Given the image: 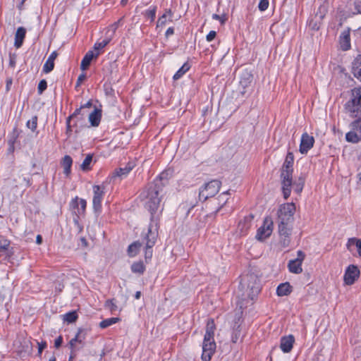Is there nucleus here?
I'll return each mask as SVG.
<instances>
[{
	"label": "nucleus",
	"instance_id": "nucleus-1",
	"mask_svg": "<svg viewBox=\"0 0 361 361\" xmlns=\"http://www.w3.org/2000/svg\"><path fill=\"white\" fill-rule=\"evenodd\" d=\"M166 172H162L158 178L148 183L143 195L146 199L145 207L151 213V223L154 225V221L158 224V218L155 216L157 212L161 198L164 195V188L166 183Z\"/></svg>",
	"mask_w": 361,
	"mask_h": 361
},
{
	"label": "nucleus",
	"instance_id": "nucleus-2",
	"mask_svg": "<svg viewBox=\"0 0 361 361\" xmlns=\"http://www.w3.org/2000/svg\"><path fill=\"white\" fill-rule=\"evenodd\" d=\"M294 155L288 152L281 169L280 178L283 197L288 199L291 192L292 176L293 172Z\"/></svg>",
	"mask_w": 361,
	"mask_h": 361
},
{
	"label": "nucleus",
	"instance_id": "nucleus-3",
	"mask_svg": "<svg viewBox=\"0 0 361 361\" xmlns=\"http://www.w3.org/2000/svg\"><path fill=\"white\" fill-rule=\"evenodd\" d=\"M262 288L260 280L257 275L250 273L244 276L240 283L239 289L243 291V299L249 298L254 300L260 293Z\"/></svg>",
	"mask_w": 361,
	"mask_h": 361
},
{
	"label": "nucleus",
	"instance_id": "nucleus-4",
	"mask_svg": "<svg viewBox=\"0 0 361 361\" xmlns=\"http://www.w3.org/2000/svg\"><path fill=\"white\" fill-rule=\"evenodd\" d=\"M345 109L352 117L361 116V88L352 90L351 97L345 104Z\"/></svg>",
	"mask_w": 361,
	"mask_h": 361
},
{
	"label": "nucleus",
	"instance_id": "nucleus-5",
	"mask_svg": "<svg viewBox=\"0 0 361 361\" xmlns=\"http://www.w3.org/2000/svg\"><path fill=\"white\" fill-rule=\"evenodd\" d=\"M158 236V224L154 221V225L150 224L148 228V232L146 235V248L145 252V258L147 261L152 257V247L155 245Z\"/></svg>",
	"mask_w": 361,
	"mask_h": 361
},
{
	"label": "nucleus",
	"instance_id": "nucleus-6",
	"mask_svg": "<svg viewBox=\"0 0 361 361\" xmlns=\"http://www.w3.org/2000/svg\"><path fill=\"white\" fill-rule=\"evenodd\" d=\"M295 212V205L293 203L281 204L278 210V224H292L293 215Z\"/></svg>",
	"mask_w": 361,
	"mask_h": 361
},
{
	"label": "nucleus",
	"instance_id": "nucleus-7",
	"mask_svg": "<svg viewBox=\"0 0 361 361\" xmlns=\"http://www.w3.org/2000/svg\"><path fill=\"white\" fill-rule=\"evenodd\" d=\"M221 183L219 180H212L200 188L199 192V199L201 201H205L209 197H214L221 188Z\"/></svg>",
	"mask_w": 361,
	"mask_h": 361
},
{
	"label": "nucleus",
	"instance_id": "nucleus-8",
	"mask_svg": "<svg viewBox=\"0 0 361 361\" xmlns=\"http://www.w3.org/2000/svg\"><path fill=\"white\" fill-rule=\"evenodd\" d=\"M216 347L214 339H207L206 338H204L202 343V354L201 357L202 360L203 361H210L212 355L215 353Z\"/></svg>",
	"mask_w": 361,
	"mask_h": 361
},
{
	"label": "nucleus",
	"instance_id": "nucleus-9",
	"mask_svg": "<svg viewBox=\"0 0 361 361\" xmlns=\"http://www.w3.org/2000/svg\"><path fill=\"white\" fill-rule=\"evenodd\" d=\"M360 274V269L354 264L349 265L344 274V282L346 285H353L359 278Z\"/></svg>",
	"mask_w": 361,
	"mask_h": 361
},
{
	"label": "nucleus",
	"instance_id": "nucleus-10",
	"mask_svg": "<svg viewBox=\"0 0 361 361\" xmlns=\"http://www.w3.org/2000/svg\"><path fill=\"white\" fill-rule=\"evenodd\" d=\"M86 206V200L78 197L72 199L70 202V207L73 209V213L77 216V218L85 214Z\"/></svg>",
	"mask_w": 361,
	"mask_h": 361
},
{
	"label": "nucleus",
	"instance_id": "nucleus-11",
	"mask_svg": "<svg viewBox=\"0 0 361 361\" xmlns=\"http://www.w3.org/2000/svg\"><path fill=\"white\" fill-rule=\"evenodd\" d=\"M243 319L240 315H237L235 317L234 323L233 325V331L231 335V341L233 343H237L243 336Z\"/></svg>",
	"mask_w": 361,
	"mask_h": 361
},
{
	"label": "nucleus",
	"instance_id": "nucleus-12",
	"mask_svg": "<svg viewBox=\"0 0 361 361\" xmlns=\"http://www.w3.org/2000/svg\"><path fill=\"white\" fill-rule=\"evenodd\" d=\"M272 226L273 222L271 220L266 218L263 225L258 228L256 238L258 240H262L270 236L272 232Z\"/></svg>",
	"mask_w": 361,
	"mask_h": 361
},
{
	"label": "nucleus",
	"instance_id": "nucleus-13",
	"mask_svg": "<svg viewBox=\"0 0 361 361\" xmlns=\"http://www.w3.org/2000/svg\"><path fill=\"white\" fill-rule=\"evenodd\" d=\"M93 192V209L94 211L97 212L99 211L102 208V200L104 195V188L100 185H94Z\"/></svg>",
	"mask_w": 361,
	"mask_h": 361
},
{
	"label": "nucleus",
	"instance_id": "nucleus-14",
	"mask_svg": "<svg viewBox=\"0 0 361 361\" xmlns=\"http://www.w3.org/2000/svg\"><path fill=\"white\" fill-rule=\"evenodd\" d=\"M314 143V138L305 133L302 135L301 141L300 145V152L305 154L313 147Z\"/></svg>",
	"mask_w": 361,
	"mask_h": 361
},
{
	"label": "nucleus",
	"instance_id": "nucleus-15",
	"mask_svg": "<svg viewBox=\"0 0 361 361\" xmlns=\"http://www.w3.org/2000/svg\"><path fill=\"white\" fill-rule=\"evenodd\" d=\"M325 16L324 7L320 6L319 12H317L314 17L310 19L308 22L309 27L313 30H318L320 27L322 21Z\"/></svg>",
	"mask_w": 361,
	"mask_h": 361
},
{
	"label": "nucleus",
	"instance_id": "nucleus-16",
	"mask_svg": "<svg viewBox=\"0 0 361 361\" xmlns=\"http://www.w3.org/2000/svg\"><path fill=\"white\" fill-rule=\"evenodd\" d=\"M134 167L135 164L133 163L128 162L124 167L116 169L112 173L111 179L116 180L117 178L122 180L126 178Z\"/></svg>",
	"mask_w": 361,
	"mask_h": 361
},
{
	"label": "nucleus",
	"instance_id": "nucleus-17",
	"mask_svg": "<svg viewBox=\"0 0 361 361\" xmlns=\"http://www.w3.org/2000/svg\"><path fill=\"white\" fill-rule=\"evenodd\" d=\"M295 343V337L290 334L288 336H282L281 338L280 348L281 350L288 353H290Z\"/></svg>",
	"mask_w": 361,
	"mask_h": 361
},
{
	"label": "nucleus",
	"instance_id": "nucleus-18",
	"mask_svg": "<svg viewBox=\"0 0 361 361\" xmlns=\"http://www.w3.org/2000/svg\"><path fill=\"white\" fill-rule=\"evenodd\" d=\"M6 251V256L11 257L14 254L13 248L11 247V241L0 235V252Z\"/></svg>",
	"mask_w": 361,
	"mask_h": 361
},
{
	"label": "nucleus",
	"instance_id": "nucleus-19",
	"mask_svg": "<svg viewBox=\"0 0 361 361\" xmlns=\"http://www.w3.org/2000/svg\"><path fill=\"white\" fill-rule=\"evenodd\" d=\"M9 185H11L14 188L18 187V185H23L26 188L30 187L32 185V180L30 178H27L25 177H23L21 176H18V178H14L13 180L8 179L7 180Z\"/></svg>",
	"mask_w": 361,
	"mask_h": 361
},
{
	"label": "nucleus",
	"instance_id": "nucleus-20",
	"mask_svg": "<svg viewBox=\"0 0 361 361\" xmlns=\"http://www.w3.org/2000/svg\"><path fill=\"white\" fill-rule=\"evenodd\" d=\"M26 35V29L23 27H19L15 34L14 46L16 49H19L23 44L24 39Z\"/></svg>",
	"mask_w": 361,
	"mask_h": 361
},
{
	"label": "nucleus",
	"instance_id": "nucleus-21",
	"mask_svg": "<svg viewBox=\"0 0 361 361\" xmlns=\"http://www.w3.org/2000/svg\"><path fill=\"white\" fill-rule=\"evenodd\" d=\"M99 52H97L94 54L92 51H91V50L88 51L85 54V56L83 57V59L81 61V63H80L81 70H82V71L87 70L89 68L93 58H97L99 56Z\"/></svg>",
	"mask_w": 361,
	"mask_h": 361
},
{
	"label": "nucleus",
	"instance_id": "nucleus-22",
	"mask_svg": "<svg viewBox=\"0 0 361 361\" xmlns=\"http://www.w3.org/2000/svg\"><path fill=\"white\" fill-rule=\"evenodd\" d=\"M340 44L341 49L346 51L350 48V30H343L340 36Z\"/></svg>",
	"mask_w": 361,
	"mask_h": 361
},
{
	"label": "nucleus",
	"instance_id": "nucleus-23",
	"mask_svg": "<svg viewBox=\"0 0 361 361\" xmlns=\"http://www.w3.org/2000/svg\"><path fill=\"white\" fill-rule=\"evenodd\" d=\"M101 118L102 109L95 107L94 111L89 115V121L91 126L93 127H97L100 123Z\"/></svg>",
	"mask_w": 361,
	"mask_h": 361
},
{
	"label": "nucleus",
	"instance_id": "nucleus-24",
	"mask_svg": "<svg viewBox=\"0 0 361 361\" xmlns=\"http://www.w3.org/2000/svg\"><path fill=\"white\" fill-rule=\"evenodd\" d=\"M58 53L54 51L48 57L47 61L43 66V71L45 73H50L54 68V60L56 59Z\"/></svg>",
	"mask_w": 361,
	"mask_h": 361
},
{
	"label": "nucleus",
	"instance_id": "nucleus-25",
	"mask_svg": "<svg viewBox=\"0 0 361 361\" xmlns=\"http://www.w3.org/2000/svg\"><path fill=\"white\" fill-rule=\"evenodd\" d=\"M61 166L63 168L64 174L68 177L71 173L73 159L69 155H65L61 161Z\"/></svg>",
	"mask_w": 361,
	"mask_h": 361
},
{
	"label": "nucleus",
	"instance_id": "nucleus-26",
	"mask_svg": "<svg viewBox=\"0 0 361 361\" xmlns=\"http://www.w3.org/2000/svg\"><path fill=\"white\" fill-rule=\"evenodd\" d=\"M216 329V325L213 319H209L207 322L206 331L204 338L207 339H214V331Z\"/></svg>",
	"mask_w": 361,
	"mask_h": 361
},
{
	"label": "nucleus",
	"instance_id": "nucleus-27",
	"mask_svg": "<svg viewBox=\"0 0 361 361\" xmlns=\"http://www.w3.org/2000/svg\"><path fill=\"white\" fill-rule=\"evenodd\" d=\"M353 73L361 81V55L358 56L353 62Z\"/></svg>",
	"mask_w": 361,
	"mask_h": 361
},
{
	"label": "nucleus",
	"instance_id": "nucleus-28",
	"mask_svg": "<svg viewBox=\"0 0 361 361\" xmlns=\"http://www.w3.org/2000/svg\"><path fill=\"white\" fill-rule=\"evenodd\" d=\"M292 292V286L288 282L281 283L276 289V294L279 296H285Z\"/></svg>",
	"mask_w": 361,
	"mask_h": 361
},
{
	"label": "nucleus",
	"instance_id": "nucleus-29",
	"mask_svg": "<svg viewBox=\"0 0 361 361\" xmlns=\"http://www.w3.org/2000/svg\"><path fill=\"white\" fill-rule=\"evenodd\" d=\"M288 268L290 272L293 274H300L302 271V263L300 262L292 259L288 264Z\"/></svg>",
	"mask_w": 361,
	"mask_h": 361
},
{
	"label": "nucleus",
	"instance_id": "nucleus-30",
	"mask_svg": "<svg viewBox=\"0 0 361 361\" xmlns=\"http://www.w3.org/2000/svg\"><path fill=\"white\" fill-rule=\"evenodd\" d=\"M278 230L279 235H291L293 226L292 224H285L282 222V224H278Z\"/></svg>",
	"mask_w": 361,
	"mask_h": 361
},
{
	"label": "nucleus",
	"instance_id": "nucleus-31",
	"mask_svg": "<svg viewBox=\"0 0 361 361\" xmlns=\"http://www.w3.org/2000/svg\"><path fill=\"white\" fill-rule=\"evenodd\" d=\"M142 246V243L139 241H135L130 244L128 247V255L129 257H135L139 252L140 247Z\"/></svg>",
	"mask_w": 361,
	"mask_h": 361
},
{
	"label": "nucleus",
	"instance_id": "nucleus-32",
	"mask_svg": "<svg viewBox=\"0 0 361 361\" xmlns=\"http://www.w3.org/2000/svg\"><path fill=\"white\" fill-rule=\"evenodd\" d=\"M305 178L301 176L298 178V180L294 183L292 182L291 186L293 187V190L296 193L300 194L302 192L305 185Z\"/></svg>",
	"mask_w": 361,
	"mask_h": 361
},
{
	"label": "nucleus",
	"instance_id": "nucleus-33",
	"mask_svg": "<svg viewBox=\"0 0 361 361\" xmlns=\"http://www.w3.org/2000/svg\"><path fill=\"white\" fill-rule=\"evenodd\" d=\"M131 271L135 274H142L145 271V266L142 261L134 262L131 265Z\"/></svg>",
	"mask_w": 361,
	"mask_h": 361
},
{
	"label": "nucleus",
	"instance_id": "nucleus-34",
	"mask_svg": "<svg viewBox=\"0 0 361 361\" xmlns=\"http://www.w3.org/2000/svg\"><path fill=\"white\" fill-rule=\"evenodd\" d=\"M190 68V65L186 62L185 63L178 71L174 74L173 78L174 80L180 79L186 72Z\"/></svg>",
	"mask_w": 361,
	"mask_h": 361
},
{
	"label": "nucleus",
	"instance_id": "nucleus-35",
	"mask_svg": "<svg viewBox=\"0 0 361 361\" xmlns=\"http://www.w3.org/2000/svg\"><path fill=\"white\" fill-rule=\"evenodd\" d=\"M119 320H120V319L118 318V317L109 318V319H104V320L102 321L99 323V326L102 329H105V328H107V327L111 326L112 324H116Z\"/></svg>",
	"mask_w": 361,
	"mask_h": 361
},
{
	"label": "nucleus",
	"instance_id": "nucleus-36",
	"mask_svg": "<svg viewBox=\"0 0 361 361\" xmlns=\"http://www.w3.org/2000/svg\"><path fill=\"white\" fill-rule=\"evenodd\" d=\"M168 15L170 16H172V12L171 9L166 10L165 13L161 17L159 18L157 23V27H163L166 25Z\"/></svg>",
	"mask_w": 361,
	"mask_h": 361
},
{
	"label": "nucleus",
	"instance_id": "nucleus-37",
	"mask_svg": "<svg viewBox=\"0 0 361 361\" xmlns=\"http://www.w3.org/2000/svg\"><path fill=\"white\" fill-rule=\"evenodd\" d=\"M92 161V155L87 154L85 159L83 160L82 164L80 165V169L84 171H89L90 169V164Z\"/></svg>",
	"mask_w": 361,
	"mask_h": 361
},
{
	"label": "nucleus",
	"instance_id": "nucleus-38",
	"mask_svg": "<svg viewBox=\"0 0 361 361\" xmlns=\"http://www.w3.org/2000/svg\"><path fill=\"white\" fill-rule=\"evenodd\" d=\"M85 339V333L83 329H79L78 333L73 338L71 339V341L74 343H82L83 341Z\"/></svg>",
	"mask_w": 361,
	"mask_h": 361
},
{
	"label": "nucleus",
	"instance_id": "nucleus-39",
	"mask_svg": "<svg viewBox=\"0 0 361 361\" xmlns=\"http://www.w3.org/2000/svg\"><path fill=\"white\" fill-rule=\"evenodd\" d=\"M345 139L348 142L353 143H357L360 140V138L357 133L353 131L347 133L345 135Z\"/></svg>",
	"mask_w": 361,
	"mask_h": 361
},
{
	"label": "nucleus",
	"instance_id": "nucleus-40",
	"mask_svg": "<svg viewBox=\"0 0 361 361\" xmlns=\"http://www.w3.org/2000/svg\"><path fill=\"white\" fill-rule=\"evenodd\" d=\"M291 235H279V243L283 247H288L291 242Z\"/></svg>",
	"mask_w": 361,
	"mask_h": 361
},
{
	"label": "nucleus",
	"instance_id": "nucleus-41",
	"mask_svg": "<svg viewBox=\"0 0 361 361\" xmlns=\"http://www.w3.org/2000/svg\"><path fill=\"white\" fill-rule=\"evenodd\" d=\"M78 319V314L75 311H72L66 313L64 315V320L68 323H73Z\"/></svg>",
	"mask_w": 361,
	"mask_h": 361
},
{
	"label": "nucleus",
	"instance_id": "nucleus-42",
	"mask_svg": "<svg viewBox=\"0 0 361 361\" xmlns=\"http://www.w3.org/2000/svg\"><path fill=\"white\" fill-rule=\"evenodd\" d=\"M37 116H34L32 118L27 121L26 126L34 132L37 127Z\"/></svg>",
	"mask_w": 361,
	"mask_h": 361
},
{
	"label": "nucleus",
	"instance_id": "nucleus-43",
	"mask_svg": "<svg viewBox=\"0 0 361 361\" xmlns=\"http://www.w3.org/2000/svg\"><path fill=\"white\" fill-rule=\"evenodd\" d=\"M105 307L109 309L111 312H114L118 310V307L115 303L114 299L107 300L104 305Z\"/></svg>",
	"mask_w": 361,
	"mask_h": 361
},
{
	"label": "nucleus",
	"instance_id": "nucleus-44",
	"mask_svg": "<svg viewBox=\"0 0 361 361\" xmlns=\"http://www.w3.org/2000/svg\"><path fill=\"white\" fill-rule=\"evenodd\" d=\"M157 6H152L149 9L147 10L144 15L145 17L149 18L151 21H154L156 16Z\"/></svg>",
	"mask_w": 361,
	"mask_h": 361
},
{
	"label": "nucleus",
	"instance_id": "nucleus-45",
	"mask_svg": "<svg viewBox=\"0 0 361 361\" xmlns=\"http://www.w3.org/2000/svg\"><path fill=\"white\" fill-rule=\"evenodd\" d=\"M228 194H229V191H226V192L221 193L220 195H219L218 200L219 201V203L221 204V206L217 209V212L226 203V202L228 200V198L226 197V196Z\"/></svg>",
	"mask_w": 361,
	"mask_h": 361
},
{
	"label": "nucleus",
	"instance_id": "nucleus-46",
	"mask_svg": "<svg viewBox=\"0 0 361 361\" xmlns=\"http://www.w3.org/2000/svg\"><path fill=\"white\" fill-rule=\"evenodd\" d=\"M110 42V39H104L102 42H96L94 45V49L96 51H99L100 49H102L104 48Z\"/></svg>",
	"mask_w": 361,
	"mask_h": 361
},
{
	"label": "nucleus",
	"instance_id": "nucleus-47",
	"mask_svg": "<svg viewBox=\"0 0 361 361\" xmlns=\"http://www.w3.org/2000/svg\"><path fill=\"white\" fill-rule=\"evenodd\" d=\"M47 87V82L45 80H42L39 81L37 87L38 94H41Z\"/></svg>",
	"mask_w": 361,
	"mask_h": 361
},
{
	"label": "nucleus",
	"instance_id": "nucleus-48",
	"mask_svg": "<svg viewBox=\"0 0 361 361\" xmlns=\"http://www.w3.org/2000/svg\"><path fill=\"white\" fill-rule=\"evenodd\" d=\"M17 54L16 53H9V67L15 68L16 64Z\"/></svg>",
	"mask_w": 361,
	"mask_h": 361
},
{
	"label": "nucleus",
	"instance_id": "nucleus-49",
	"mask_svg": "<svg viewBox=\"0 0 361 361\" xmlns=\"http://www.w3.org/2000/svg\"><path fill=\"white\" fill-rule=\"evenodd\" d=\"M358 118L351 123L352 128L353 130H357L361 133V118L360 117H357Z\"/></svg>",
	"mask_w": 361,
	"mask_h": 361
},
{
	"label": "nucleus",
	"instance_id": "nucleus-50",
	"mask_svg": "<svg viewBox=\"0 0 361 361\" xmlns=\"http://www.w3.org/2000/svg\"><path fill=\"white\" fill-rule=\"evenodd\" d=\"M269 5V2L268 0H260L259 5H258V8H259V11H264L268 8Z\"/></svg>",
	"mask_w": 361,
	"mask_h": 361
},
{
	"label": "nucleus",
	"instance_id": "nucleus-51",
	"mask_svg": "<svg viewBox=\"0 0 361 361\" xmlns=\"http://www.w3.org/2000/svg\"><path fill=\"white\" fill-rule=\"evenodd\" d=\"M349 243H355V245L357 247V252L360 255H361V239H357L356 238H349Z\"/></svg>",
	"mask_w": 361,
	"mask_h": 361
},
{
	"label": "nucleus",
	"instance_id": "nucleus-52",
	"mask_svg": "<svg viewBox=\"0 0 361 361\" xmlns=\"http://www.w3.org/2000/svg\"><path fill=\"white\" fill-rule=\"evenodd\" d=\"M71 118H66V134L67 135V136L69 137H71V133H72V131H73V129H72V126L71 125Z\"/></svg>",
	"mask_w": 361,
	"mask_h": 361
},
{
	"label": "nucleus",
	"instance_id": "nucleus-53",
	"mask_svg": "<svg viewBox=\"0 0 361 361\" xmlns=\"http://www.w3.org/2000/svg\"><path fill=\"white\" fill-rule=\"evenodd\" d=\"M212 18L214 20H218L221 22V24H224L226 20H227L226 15L219 16L218 14H213Z\"/></svg>",
	"mask_w": 361,
	"mask_h": 361
},
{
	"label": "nucleus",
	"instance_id": "nucleus-54",
	"mask_svg": "<svg viewBox=\"0 0 361 361\" xmlns=\"http://www.w3.org/2000/svg\"><path fill=\"white\" fill-rule=\"evenodd\" d=\"M305 253L301 250H298L297 252V258L295 259L300 262V263H302L303 260L305 259Z\"/></svg>",
	"mask_w": 361,
	"mask_h": 361
},
{
	"label": "nucleus",
	"instance_id": "nucleus-55",
	"mask_svg": "<svg viewBox=\"0 0 361 361\" xmlns=\"http://www.w3.org/2000/svg\"><path fill=\"white\" fill-rule=\"evenodd\" d=\"M216 35V32L214 30L210 31L206 37L208 42L212 41Z\"/></svg>",
	"mask_w": 361,
	"mask_h": 361
},
{
	"label": "nucleus",
	"instance_id": "nucleus-56",
	"mask_svg": "<svg viewBox=\"0 0 361 361\" xmlns=\"http://www.w3.org/2000/svg\"><path fill=\"white\" fill-rule=\"evenodd\" d=\"M47 347L46 342L38 343V355H41L43 350Z\"/></svg>",
	"mask_w": 361,
	"mask_h": 361
},
{
	"label": "nucleus",
	"instance_id": "nucleus-57",
	"mask_svg": "<svg viewBox=\"0 0 361 361\" xmlns=\"http://www.w3.org/2000/svg\"><path fill=\"white\" fill-rule=\"evenodd\" d=\"M63 343V338L61 336H59L58 338H56L54 341V346L56 348H59Z\"/></svg>",
	"mask_w": 361,
	"mask_h": 361
},
{
	"label": "nucleus",
	"instance_id": "nucleus-58",
	"mask_svg": "<svg viewBox=\"0 0 361 361\" xmlns=\"http://www.w3.org/2000/svg\"><path fill=\"white\" fill-rule=\"evenodd\" d=\"M81 110H82L81 106L78 109H76L75 110V111L71 115H70L68 118H71V121L73 118H75L77 116L80 114Z\"/></svg>",
	"mask_w": 361,
	"mask_h": 361
},
{
	"label": "nucleus",
	"instance_id": "nucleus-59",
	"mask_svg": "<svg viewBox=\"0 0 361 361\" xmlns=\"http://www.w3.org/2000/svg\"><path fill=\"white\" fill-rule=\"evenodd\" d=\"M6 82V92H8L13 83V79L11 78H7Z\"/></svg>",
	"mask_w": 361,
	"mask_h": 361
},
{
	"label": "nucleus",
	"instance_id": "nucleus-60",
	"mask_svg": "<svg viewBox=\"0 0 361 361\" xmlns=\"http://www.w3.org/2000/svg\"><path fill=\"white\" fill-rule=\"evenodd\" d=\"M355 8L358 13H361V0H355Z\"/></svg>",
	"mask_w": 361,
	"mask_h": 361
},
{
	"label": "nucleus",
	"instance_id": "nucleus-61",
	"mask_svg": "<svg viewBox=\"0 0 361 361\" xmlns=\"http://www.w3.org/2000/svg\"><path fill=\"white\" fill-rule=\"evenodd\" d=\"M78 219V218H74L73 221H74L75 224L77 226L78 233H80L82 231L83 227L82 225L80 224Z\"/></svg>",
	"mask_w": 361,
	"mask_h": 361
},
{
	"label": "nucleus",
	"instance_id": "nucleus-62",
	"mask_svg": "<svg viewBox=\"0 0 361 361\" xmlns=\"http://www.w3.org/2000/svg\"><path fill=\"white\" fill-rule=\"evenodd\" d=\"M85 78H86V75H85V74H84V73L80 74V75L78 76V80H77V86H79V85L81 84V82H82L83 80H85Z\"/></svg>",
	"mask_w": 361,
	"mask_h": 361
},
{
	"label": "nucleus",
	"instance_id": "nucleus-63",
	"mask_svg": "<svg viewBox=\"0 0 361 361\" xmlns=\"http://www.w3.org/2000/svg\"><path fill=\"white\" fill-rule=\"evenodd\" d=\"M174 29L173 27H169L165 33L166 37H169L170 35H173Z\"/></svg>",
	"mask_w": 361,
	"mask_h": 361
},
{
	"label": "nucleus",
	"instance_id": "nucleus-64",
	"mask_svg": "<svg viewBox=\"0 0 361 361\" xmlns=\"http://www.w3.org/2000/svg\"><path fill=\"white\" fill-rule=\"evenodd\" d=\"M122 21V18H120L117 22L114 23L111 27L114 30V31H115L119 26L121 22Z\"/></svg>",
	"mask_w": 361,
	"mask_h": 361
}]
</instances>
